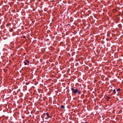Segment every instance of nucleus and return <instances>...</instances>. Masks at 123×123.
I'll use <instances>...</instances> for the list:
<instances>
[{
    "instance_id": "f257e3e1",
    "label": "nucleus",
    "mask_w": 123,
    "mask_h": 123,
    "mask_svg": "<svg viewBox=\"0 0 123 123\" xmlns=\"http://www.w3.org/2000/svg\"><path fill=\"white\" fill-rule=\"evenodd\" d=\"M71 90L72 91L73 93L75 94H76L78 91V90L77 89H74L73 88H72Z\"/></svg>"
},
{
    "instance_id": "f03ea898",
    "label": "nucleus",
    "mask_w": 123,
    "mask_h": 123,
    "mask_svg": "<svg viewBox=\"0 0 123 123\" xmlns=\"http://www.w3.org/2000/svg\"><path fill=\"white\" fill-rule=\"evenodd\" d=\"M29 61L26 60L24 62V63L25 65H29Z\"/></svg>"
},
{
    "instance_id": "7ed1b4c3",
    "label": "nucleus",
    "mask_w": 123,
    "mask_h": 123,
    "mask_svg": "<svg viewBox=\"0 0 123 123\" xmlns=\"http://www.w3.org/2000/svg\"><path fill=\"white\" fill-rule=\"evenodd\" d=\"M46 115H47V117H48L49 118L51 117L49 115V114L48 113H46Z\"/></svg>"
},
{
    "instance_id": "20e7f679",
    "label": "nucleus",
    "mask_w": 123,
    "mask_h": 123,
    "mask_svg": "<svg viewBox=\"0 0 123 123\" xmlns=\"http://www.w3.org/2000/svg\"><path fill=\"white\" fill-rule=\"evenodd\" d=\"M61 108L62 109H64L65 108V107L63 105H61Z\"/></svg>"
},
{
    "instance_id": "39448f33",
    "label": "nucleus",
    "mask_w": 123,
    "mask_h": 123,
    "mask_svg": "<svg viewBox=\"0 0 123 123\" xmlns=\"http://www.w3.org/2000/svg\"><path fill=\"white\" fill-rule=\"evenodd\" d=\"M120 89L119 88H117L116 89V91L117 92H118L120 91Z\"/></svg>"
},
{
    "instance_id": "423d86ee",
    "label": "nucleus",
    "mask_w": 123,
    "mask_h": 123,
    "mask_svg": "<svg viewBox=\"0 0 123 123\" xmlns=\"http://www.w3.org/2000/svg\"><path fill=\"white\" fill-rule=\"evenodd\" d=\"M116 90L115 89H114L113 90V92H114L115 93H116Z\"/></svg>"
},
{
    "instance_id": "0eeeda50",
    "label": "nucleus",
    "mask_w": 123,
    "mask_h": 123,
    "mask_svg": "<svg viewBox=\"0 0 123 123\" xmlns=\"http://www.w3.org/2000/svg\"><path fill=\"white\" fill-rule=\"evenodd\" d=\"M77 92L78 93V94H80V91H78V92Z\"/></svg>"
},
{
    "instance_id": "6e6552de",
    "label": "nucleus",
    "mask_w": 123,
    "mask_h": 123,
    "mask_svg": "<svg viewBox=\"0 0 123 123\" xmlns=\"http://www.w3.org/2000/svg\"><path fill=\"white\" fill-rule=\"evenodd\" d=\"M23 38H26V36H24Z\"/></svg>"
},
{
    "instance_id": "1a4fd4ad",
    "label": "nucleus",
    "mask_w": 123,
    "mask_h": 123,
    "mask_svg": "<svg viewBox=\"0 0 123 123\" xmlns=\"http://www.w3.org/2000/svg\"><path fill=\"white\" fill-rule=\"evenodd\" d=\"M107 101H109V99H107Z\"/></svg>"
},
{
    "instance_id": "9d476101",
    "label": "nucleus",
    "mask_w": 123,
    "mask_h": 123,
    "mask_svg": "<svg viewBox=\"0 0 123 123\" xmlns=\"http://www.w3.org/2000/svg\"><path fill=\"white\" fill-rule=\"evenodd\" d=\"M108 98H109V99H110V97H108Z\"/></svg>"
}]
</instances>
